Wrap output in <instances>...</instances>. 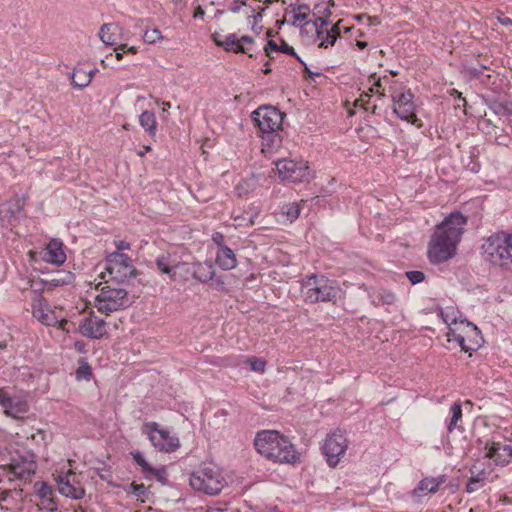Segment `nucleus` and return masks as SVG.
<instances>
[{"mask_svg":"<svg viewBox=\"0 0 512 512\" xmlns=\"http://www.w3.org/2000/svg\"><path fill=\"white\" fill-rule=\"evenodd\" d=\"M466 223L460 212H452L436 226L428 245L430 262L439 264L455 256Z\"/></svg>","mask_w":512,"mask_h":512,"instance_id":"1","label":"nucleus"},{"mask_svg":"<svg viewBox=\"0 0 512 512\" xmlns=\"http://www.w3.org/2000/svg\"><path fill=\"white\" fill-rule=\"evenodd\" d=\"M254 446L257 452L280 464H296L300 453L291 441L276 430H263L256 434Z\"/></svg>","mask_w":512,"mask_h":512,"instance_id":"2","label":"nucleus"},{"mask_svg":"<svg viewBox=\"0 0 512 512\" xmlns=\"http://www.w3.org/2000/svg\"><path fill=\"white\" fill-rule=\"evenodd\" d=\"M284 114L274 106L263 105L252 112L251 118L259 129L263 147L272 151L280 147Z\"/></svg>","mask_w":512,"mask_h":512,"instance_id":"3","label":"nucleus"},{"mask_svg":"<svg viewBox=\"0 0 512 512\" xmlns=\"http://www.w3.org/2000/svg\"><path fill=\"white\" fill-rule=\"evenodd\" d=\"M340 293V287L335 280L325 275L310 274L301 281V296L307 304L320 302L335 303Z\"/></svg>","mask_w":512,"mask_h":512,"instance_id":"4","label":"nucleus"},{"mask_svg":"<svg viewBox=\"0 0 512 512\" xmlns=\"http://www.w3.org/2000/svg\"><path fill=\"white\" fill-rule=\"evenodd\" d=\"M482 255L488 263L501 268L512 267V231H499L485 239Z\"/></svg>","mask_w":512,"mask_h":512,"instance_id":"5","label":"nucleus"},{"mask_svg":"<svg viewBox=\"0 0 512 512\" xmlns=\"http://www.w3.org/2000/svg\"><path fill=\"white\" fill-rule=\"evenodd\" d=\"M388 92L392 101L393 112L397 117L421 128L423 123L416 115V104L411 89L404 83L395 81L388 86Z\"/></svg>","mask_w":512,"mask_h":512,"instance_id":"6","label":"nucleus"},{"mask_svg":"<svg viewBox=\"0 0 512 512\" xmlns=\"http://www.w3.org/2000/svg\"><path fill=\"white\" fill-rule=\"evenodd\" d=\"M190 486L208 495H217L227 482L222 470L214 463H204L189 478Z\"/></svg>","mask_w":512,"mask_h":512,"instance_id":"7","label":"nucleus"},{"mask_svg":"<svg viewBox=\"0 0 512 512\" xmlns=\"http://www.w3.org/2000/svg\"><path fill=\"white\" fill-rule=\"evenodd\" d=\"M9 480H30L37 470L36 454L32 450H16L11 454L10 462L0 465Z\"/></svg>","mask_w":512,"mask_h":512,"instance_id":"8","label":"nucleus"},{"mask_svg":"<svg viewBox=\"0 0 512 512\" xmlns=\"http://www.w3.org/2000/svg\"><path fill=\"white\" fill-rule=\"evenodd\" d=\"M132 304L128 292L124 288L104 286L95 298L98 311L109 315L114 311L125 309Z\"/></svg>","mask_w":512,"mask_h":512,"instance_id":"9","label":"nucleus"},{"mask_svg":"<svg viewBox=\"0 0 512 512\" xmlns=\"http://www.w3.org/2000/svg\"><path fill=\"white\" fill-rule=\"evenodd\" d=\"M105 270L111 279L118 284L133 276L135 271L132 259L128 255L119 252H112L107 256Z\"/></svg>","mask_w":512,"mask_h":512,"instance_id":"10","label":"nucleus"},{"mask_svg":"<svg viewBox=\"0 0 512 512\" xmlns=\"http://www.w3.org/2000/svg\"><path fill=\"white\" fill-rule=\"evenodd\" d=\"M151 444L161 452L169 453L180 446L178 437L171 435L169 431L160 429L156 422H148L143 426Z\"/></svg>","mask_w":512,"mask_h":512,"instance_id":"11","label":"nucleus"},{"mask_svg":"<svg viewBox=\"0 0 512 512\" xmlns=\"http://www.w3.org/2000/svg\"><path fill=\"white\" fill-rule=\"evenodd\" d=\"M276 170L283 181L303 182L309 178L308 162L303 160L280 159L275 162Z\"/></svg>","mask_w":512,"mask_h":512,"instance_id":"12","label":"nucleus"},{"mask_svg":"<svg viewBox=\"0 0 512 512\" xmlns=\"http://www.w3.org/2000/svg\"><path fill=\"white\" fill-rule=\"evenodd\" d=\"M347 448L348 441L341 430L337 429L327 435L323 445V453L327 458L328 465L336 467Z\"/></svg>","mask_w":512,"mask_h":512,"instance_id":"13","label":"nucleus"},{"mask_svg":"<svg viewBox=\"0 0 512 512\" xmlns=\"http://www.w3.org/2000/svg\"><path fill=\"white\" fill-rule=\"evenodd\" d=\"M56 481L60 494L66 497L81 499L85 494L84 488L76 480V475L73 472L59 474Z\"/></svg>","mask_w":512,"mask_h":512,"instance_id":"14","label":"nucleus"},{"mask_svg":"<svg viewBox=\"0 0 512 512\" xmlns=\"http://www.w3.org/2000/svg\"><path fill=\"white\" fill-rule=\"evenodd\" d=\"M0 405L6 415L15 419H22L29 409L27 401L19 397L9 396L2 388H0Z\"/></svg>","mask_w":512,"mask_h":512,"instance_id":"15","label":"nucleus"},{"mask_svg":"<svg viewBox=\"0 0 512 512\" xmlns=\"http://www.w3.org/2000/svg\"><path fill=\"white\" fill-rule=\"evenodd\" d=\"M32 308L33 316L46 326H55L59 324V327L63 329L64 325L67 323L66 320L59 321L57 319L47 301L42 297H39L34 301Z\"/></svg>","mask_w":512,"mask_h":512,"instance_id":"16","label":"nucleus"},{"mask_svg":"<svg viewBox=\"0 0 512 512\" xmlns=\"http://www.w3.org/2000/svg\"><path fill=\"white\" fill-rule=\"evenodd\" d=\"M79 331L84 337L100 339L107 333V324L98 316L89 315L81 321Z\"/></svg>","mask_w":512,"mask_h":512,"instance_id":"17","label":"nucleus"},{"mask_svg":"<svg viewBox=\"0 0 512 512\" xmlns=\"http://www.w3.org/2000/svg\"><path fill=\"white\" fill-rule=\"evenodd\" d=\"M485 457L493 459L496 465H506L512 457V446L500 442L487 443Z\"/></svg>","mask_w":512,"mask_h":512,"instance_id":"18","label":"nucleus"},{"mask_svg":"<svg viewBox=\"0 0 512 512\" xmlns=\"http://www.w3.org/2000/svg\"><path fill=\"white\" fill-rule=\"evenodd\" d=\"M43 261L61 265L66 261V254L63 249V243L59 239H52L40 252Z\"/></svg>","mask_w":512,"mask_h":512,"instance_id":"19","label":"nucleus"},{"mask_svg":"<svg viewBox=\"0 0 512 512\" xmlns=\"http://www.w3.org/2000/svg\"><path fill=\"white\" fill-rule=\"evenodd\" d=\"M34 489L40 501L38 506L49 512L57 510V501L52 488L45 482H36Z\"/></svg>","mask_w":512,"mask_h":512,"instance_id":"20","label":"nucleus"},{"mask_svg":"<svg viewBox=\"0 0 512 512\" xmlns=\"http://www.w3.org/2000/svg\"><path fill=\"white\" fill-rule=\"evenodd\" d=\"M123 28L115 23L103 24L99 30V37L105 45H118L119 40L126 39L122 35Z\"/></svg>","mask_w":512,"mask_h":512,"instance_id":"21","label":"nucleus"},{"mask_svg":"<svg viewBox=\"0 0 512 512\" xmlns=\"http://www.w3.org/2000/svg\"><path fill=\"white\" fill-rule=\"evenodd\" d=\"M219 36L220 35L218 33L213 35V40L217 46L223 47L229 52L244 53L248 54L249 57H252V54L249 53V49L240 44L239 38H237L235 34H228L223 40H220Z\"/></svg>","mask_w":512,"mask_h":512,"instance_id":"22","label":"nucleus"},{"mask_svg":"<svg viewBox=\"0 0 512 512\" xmlns=\"http://www.w3.org/2000/svg\"><path fill=\"white\" fill-rule=\"evenodd\" d=\"M155 264L162 273L167 274L172 280L175 279L179 262L171 254L166 253L158 256Z\"/></svg>","mask_w":512,"mask_h":512,"instance_id":"23","label":"nucleus"},{"mask_svg":"<svg viewBox=\"0 0 512 512\" xmlns=\"http://www.w3.org/2000/svg\"><path fill=\"white\" fill-rule=\"evenodd\" d=\"M216 264L225 271L232 270L237 266V258L234 251L229 247L217 250L215 257Z\"/></svg>","mask_w":512,"mask_h":512,"instance_id":"24","label":"nucleus"},{"mask_svg":"<svg viewBox=\"0 0 512 512\" xmlns=\"http://www.w3.org/2000/svg\"><path fill=\"white\" fill-rule=\"evenodd\" d=\"M48 433L44 429H37L35 432L26 435V446L31 450H44L48 445Z\"/></svg>","mask_w":512,"mask_h":512,"instance_id":"25","label":"nucleus"},{"mask_svg":"<svg viewBox=\"0 0 512 512\" xmlns=\"http://www.w3.org/2000/svg\"><path fill=\"white\" fill-rule=\"evenodd\" d=\"M443 482L444 479L442 477H426L418 483L417 487L413 490V495L421 497L427 493H435Z\"/></svg>","mask_w":512,"mask_h":512,"instance_id":"26","label":"nucleus"},{"mask_svg":"<svg viewBox=\"0 0 512 512\" xmlns=\"http://www.w3.org/2000/svg\"><path fill=\"white\" fill-rule=\"evenodd\" d=\"M94 73L95 70H85L82 67H76L70 74L72 85L78 89L87 87L90 84Z\"/></svg>","mask_w":512,"mask_h":512,"instance_id":"27","label":"nucleus"},{"mask_svg":"<svg viewBox=\"0 0 512 512\" xmlns=\"http://www.w3.org/2000/svg\"><path fill=\"white\" fill-rule=\"evenodd\" d=\"M215 275V269L211 262H199L194 264L192 276L199 282L206 283L213 279Z\"/></svg>","mask_w":512,"mask_h":512,"instance_id":"28","label":"nucleus"},{"mask_svg":"<svg viewBox=\"0 0 512 512\" xmlns=\"http://www.w3.org/2000/svg\"><path fill=\"white\" fill-rule=\"evenodd\" d=\"M74 278L73 273L65 270H59L54 276L49 279H44L42 282L45 288L52 289L54 287L71 284L74 281Z\"/></svg>","mask_w":512,"mask_h":512,"instance_id":"29","label":"nucleus"},{"mask_svg":"<svg viewBox=\"0 0 512 512\" xmlns=\"http://www.w3.org/2000/svg\"><path fill=\"white\" fill-rule=\"evenodd\" d=\"M447 337L449 342H456L463 351H475V345H468L466 343V336L463 334V326L455 325V327L449 326Z\"/></svg>","mask_w":512,"mask_h":512,"instance_id":"30","label":"nucleus"},{"mask_svg":"<svg viewBox=\"0 0 512 512\" xmlns=\"http://www.w3.org/2000/svg\"><path fill=\"white\" fill-rule=\"evenodd\" d=\"M460 326H463V334L466 336V343L468 345H475V350L480 348L482 342L480 330L468 321H461Z\"/></svg>","mask_w":512,"mask_h":512,"instance_id":"31","label":"nucleus"},{"mask_svg":"<svg viewBox=\"0 0 512 512\" xmlns=\"http://www.w3.org/2000/svg\"><path fill=\"white\" fill-rule=\"evenodd\" d=\"M132 457L134 461L141 467L145 477L147 479L157 478L161 480L162 475L160 471L154 469L144 458L143 454L140 451L132 452Z\"/></svg>","mask_w":512,"mask_h":512,"instance_id":"32","label":"nucleus"},{"mask_svg":"<svg viewBox=\"0 0 512 512\" xmlns=\"http://www.w3.org/2000/svg\"><path fill=\"white\" fill-rule=\"evenodd\" d=\"M292 12H293V21L292 24L294 26H302L308 25L309 22L307 21L308 15L310 13V8L306 4H291L290 5Z\"/></svg>","mask_w":512,"mask_h":512,"instance_id":"33","label":"nucleus"},{"mask_svg":"<svg viewBox=\"0 0 512 512\" xmlns=\"http://www.w3.org/2000/svg\"><path fill=\"white\" fill-rule=\"evenodd\" d=\"M139 123L141 127L150 135L155 136L157 132V121L155 114L152 111L145 110L139 116Z\"/></svg>","mask_w":512,"mask_h":512,"instance_id":"34","label":"nucleus"},{"mask_svg":"<svg viewBox=\"0 0 512 512\" xmlns=\"http://www.w3.org/2000/svg\"><path fill=\"white\" fill-rule=\"evenodd\" d=\"M372 297V303L375 306H381V305H393L396 301V296L394 293L387 291V290H379L376 293L371 295Z\"/></svg>","mask_w":512,"mask_h":512,"instance_id":"35","label":"nucleus"},{"mask_svg":"<svg viewBox=\"0 0 512 512\" xmlns=\"http://www.w3.org/2000/svg\"><path fill=\"white\" fill-rule=\"evenodd\" d=\"M11 381L15 382H34L35 376L32 373V370L30 367L22 366L20 368H13V375L11 378Z\"/></svg>","mask_w":512,"mask_h":512,"instance_id":"36","label":"nucleus"},{"mask_svg":"<svg viewBox=\"0 0 512 512\" xmlns=\"http://www.w3.org/2000/svg\"><path fill=\"white\" fill-rule=\"evenodd\" d=\"M92 377V369L85 359L79 360V365L75 371V378L77 381H90Z\"/></svg>","mask_w":512,"mask_h":512,"instance_id":"37","label":"nucleus"},{"mask_svg":"<svg viewBox=\"0 0 512 512\" xmlns=\"http://www.w3.org/2000/svg\"><path fill=\"white\" fill-rule=\"evenodd\" d=\"M301 209V203L292 202L283 205L281 208V213L286 216L288 221L293 222L299 217Z\"/></svg>","mask_w":512,"mask_h":512,"instance_id":"38","label":"nucleus"},{"mask_svg":"<svg viewBox=\"0 0 512 512\" xmlns=\"http://www.w3.org/2000/svg\"><path fill=\"white\" fill-rule=\"evenodd\" d=\"M258 184V180L255 175L243 179L237 186L236 190L239 196H243L248 194L250 191L254 190Z\"/></svg>","mask_w":512,"mask_h":512,"instance_id":"39","label":"nucleus"},{"mask_svg":"<svg viewBox=\"0 0 512 512\" xmlns=\"http://www.w3.org/2000/svg\"><path fill=\"white\" fill-rule=\"evenodd\" d=\"M243 363L249 370L257 373H263L266 368V361L263 358L254 356L247 357Z\"/></svg>","mask_w":512,"mask_h":512,"instance_id":"40","label":"nucleus"},{"mask_svg":"<svg viewBox=\"0 0 512 512\" xmlns=\"http://www.w3.org/2000/svg\"><path fill=\"white\" fill-rule=\"evenodd\" d=\"M451 418L448 424V431L452 432L457 426L458 421L462 418V406L460 402H455L450 407Z\"/></svg>","mask_w":512,"mask_h":512,"instance_id":"41","label":"nucleus"},{"mask_svg":"<svg viewBox=\"0 0 512 512\" xmlns=\"http://www.w3.org/2000/svg\"><path fill=\"white\" fill-rule=\"evenodd\" d=\"M127 492L132 493L142 501H144V499L147 498L150 493L148 488L144 484H136L134 482L129 485V489L127 490Z\"/></svg>","mask_w":512,"mask_h":512,"instance_id":"42","label":"nucleus"},{"mask_svg":"<svg viewBox=\"0 0 512 512\" xmlns=\"http://www.w3.org/2000/svg\"><path fill=\"white\" fill-rule=\"evenodd\" d=\"M456 311L453 308L441 309L439 316L448 326L457 325Z\"/></svg>","mask_w":512,"mask_h":512,"instance_id":"43","label":"nucleus"},{"mask_svg":"<svg viewBox=\"0 0 512 512\" xmlns=\"http://www.w3.org/2000/svg\"><path fill=\"white\" fill-rule=\"evenodd\" d=\"M162 39V34L159 29L146 30L143 35V40L146 43L154 44L156 41Z\"/></svg>","mask_w":512,"mask_h":512,"instance_id":"44","label":"nucleus"},{"mask_svg":"<svg viewBox=\"0 0 512 512\" xmlns=\"http://www.w3.org/2000/svg\"><path fill=\"white\" fill-rule=\"evenodd\" d=\"M406 276L411 282V284H419L424 281L425 275L422 271L414 270V271H408L406 272Z\"/></svg>","mask_w":512,"mask_h":512,"instance_id":"45","label":"nucleus"},{"mask_svg":"<svg viewBox=\"0 0 512 512\" xmlns=\"http://www.w3.org/2000/svg\"><path fill=\"white\" fill-rule=\"evenodd\" d=\"M25 199L21 195H15L14 198L11 200V212L12 214L19 213L24 205Z\"/></svg>","mask_w":512,"mask_h":512,"instance_id":"46","label":"nucleus"},{"mask_svg":"<svg viewBox=\"0 0 512 512\" xmlns=\"http://www.w3.org/2000/svg\"><path fill=\"white\" fill-rule=\"evenodd\" d=\"M370 80H373V87L369 89L370 92L374 91V88H381L382 83L388 84L393 82L388 76H384L383 78H376L375 74L370 76Z\"/></svg>","mask_w":512,"mask_h":512,"instance_id":"47","label":"nucleus"},{"mask_svg":"<svg viewBox=\"0 0 512 512\" xmlns=\"http://www.w3.org/2000/svg\"><path fill=\"white\" fill-rule=\"evenodd\" d=\"M212 241L217 246V250H221L223 247H228L224 242V235L221 232H214L212 234Z\"/></svg>","mask_w":512,"mask_h":512,"instance_id":"48","label":"nucleus"},{"mask_svg":"<svg viewBox=\"0 0 512 512\" xmlns=\"http://www.w3.org/2000/svg\"><path fill=\"white\" fill-rule=\"evenodd\" d=\"M337 38L335 36H331L329 32L326 31L325 39H322L319 43V47L328 48L329 46H333L336 42Z\"/></svg>","mask_w":512,"mask_h":512,"instance_id":"49","label":"nucleus"},{"mask_svg":"<svg viewBox=\"0 0 512 512\" xmlns=\"http://www.w3.org/2000/svg\"><path fill=\"white\" fill-rule=\"evenodd\" d=\"M481 478L479 476L471 477L467 483L466 491L468 493L475 492L478 489V484L480 483Z\"/></svg>","mask_w":512,"mask_h":512,"instance_id":"50","label":"nucleus"},{"mask_svg":"<svg viewBox=\"0 0 512 512\" xmlns=\"http://www.w3.org/2000/svg\"><path fill=\"white\" fill-rule=\"evenodd\" d=\"M265 53L268 57H271V51H275V52H280L281 51V46H278L277 43L273 40H269L268 43L266 44L265 48Z\"/></svg>","mask_w":512,"mask_h":512,"instance_id":"51","label":"nucleus"},{"mask_svg":"<svg viewBox=\"0 0 512 512\" xmlns=\"http://www.w3.org/2000/svg\"><path fill=\"white\" fill-rule=\"evenodd\" d=\"M329 24H330V22L327 18L318 17L313 22V27L315 28V30H325L324 28L327 27Z\"/></svg>","mask_w":512,"mask_h":512,"instance_id":"52","label":"nucleus"},{"mask_svg":"<svg viewBox=\"0 0 512 512\" xmlns=\"http://www.w3.org/2000/svg\"><path fill=\"white\" fill-rule=\"evenodd\" d=\"M343 22L344 20L340 19L330 29H326V31L329 32L331 36H335L336 38H338L341 34V24Z\"/></svg>","mask_w":512,"mask_h":512,"instance_id":"53","label":"nucleus"},{"mask_svg":"<svg viewBox=\"0 0 512 512\" xmlns=\"http://www.w3.org/2000/svg\"><path fill=\"white\" fill-rule=\"evenodd\" d=\"M247 3L246 1L244 0H235L233 1L230 6H229V10L232 12V13H239L241 8L243 6H246Z\"/></svg>","mask_w":512,"mask_h":512,"instance_id":"54","label":"nucleus"},{"mask_svg":"<svg viewBox=\"0 0 512 512\" xmlns=\"http://www.w3.org/2000/svg\"><path fill=\"white\" fill-rule=\"evenodd\" d=\"M114 245L116 247L115 252L122 253V251L130 249V243H128L124 240H115Z\"/></svg>","mask_w":512,"mask_h":512,"instance_id":"55","label":"nucleus"},{"mask_svg":"<svg viewBox=\"0 0 512 512\" xmlns=\"http://www.w3.org/2000/svg\"><path fill=\"white\" fill-rule=\"evenodd\" d=\"M282 53H285L290 56H297V53L295 52V49L292 46H289L286 42H282L281 45V51Z\"/></svg>","mask_w":512,"mask_h":512,"instance_id":"56","label":"nucleus"},{"mask_svg":"<svg viewBox=\"0 0 512 512\" xmlns=\"http://www.w3.org/2000/svg\"><path fill=\"white\" fill-rule=\"evenodd\" d=\"M118 50H121L123 52L127 51V52H130V53H133V54H135L137 52L136 47L128 46V44H126V43L120 44L119 47H118Z\"/></svg>","mask_w":512,"mask_h":512,"instance_id":"57","label":"nucleus"},{"mask_svg":"<svg viewBox=\"0 0 512 512\" xmlns=\"http://www.w3.org/2000/svg\"><path fill=\"white\" fill-rule=\"evenodd\" d=\"M304 72L311 78V79H314V77H319L321 76V73L319 72H313L309 69V67L307 65L304 66Z\"/></svg>","mask_w":512,"mask_h":512,"instance_id":"58","label":"nucleus"},{"mask_svg":"<svg viewBox=\"0 0 512 512\" xmlns=\"http://www.w3.org/2000/svg\"><path fill=\"white\" fill-rule=\"evenodd\" d=\"M240 44L243 45V44H252L254 43V38L251 37V36H248V35H245V36H242L240 39Z\"/></svg>","mask_w":512,"mask_h":512,"instance_id":"59","label":"nucleus"},{"mask_svg":"<svg viewBox=\"0 0 512 512\" xmlns=\"http://www.w3.org/2000/svg\"><path fill=\"white\" fill-rule=\"evenodd\" d=\"M204 15H205V12H204V10H203L201 7H198V8L194 11V13H193V17H194V18H196V19H197V18H199V19H203Z\"/></svg>","mask_w":512,"mask_h":512,"instance_id":"60","label":"nucleus"},{"mask_svg":"<svg viewBox=\"0 0 512 512\" xmlns=\"http://www.w3.org/2000/svg\"><path fill=\"white\" fill-rule=\"evenodd\" d=\"M315 32H316V40L319 41V43L321 42L322 39H325L326 29L325 30H315Z\"/></svg>","mask_w":512,"mask_h":512,"instance_id":"61","label":"nucleus"},{"mask_svg":"<svg viewBox=\"0 0 512 512\" xmlns=\"http://www.w3.org/2000/svg\"><path fill=\"white\" fill-rule=\"evenodd\" d=\"M451 95L454 96L455 98L462 99L464 103L466 102L465 99L462 98V94L459 91H457L456 89H453L451 91Z\"/></svg>","mask_w":512,"mask_h":512,"instance_id":"62","label":"nucleus"},{"mask_svg":"<svg viewBox=\"0 0 512 512\" xmlns=\"http://www.w3.org/2000/svg\"><path fill=\"white\" fill-rule=\"evenodd\" d=\"M66 512H91V511H87L83 507L79 506L78 508L68 509Z\"/></svg>","mask_w":512,"mask_h":512,"instance_id":"63","label":"nucleus"},{"mask_svg":"<svg viewBox=\"0 0 512 512\" xmlns=\"http://www.w3.org/2000/svg\"><path fill=\"white\" fill-rule=\"evenodd\" d=\"M162 106H163V107H162V110H163L164 112H166L168 109H170V108H171V104H170V102H163V103H162Z\"/></svg>","mask_w":512,"mask_h":512,"instance_id":"64","label":"nucleus"}]
</instances>
